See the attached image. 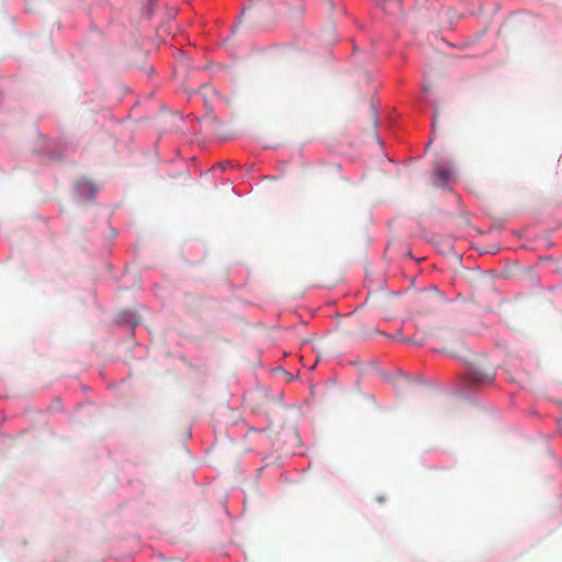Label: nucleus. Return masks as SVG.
I'll use <instances>...</instances> for the list:
<instances>
[{
	"mask_svg": "<svg viewBox=\"0 0 562 562\" xmlns=\"http://www.w3.org/2000/svg\"><path fill=\"white\" fill-rule=\"evenodd\" d=\"M378 501H379L380 503H382V502L384 501V496H383V495H379V496H378Z\"/></svg>",
	"mask_w": 562,
	"mask_h": 562,
	"instance_id": "10",
	"label": "nucleus"
},
{
	"mask_svg": "<svg viewBox=\"0 0 562 562\" xmlns=\"http://www.w3.org/2000/svg\"><path fill=\"white\" fill-rule=\"evenodd\" d=\"M494 381V373L485 372L474 364H469L465 370L464 378L456 391L462 398H470L472 387L479 384H491Z\"/></svg>",
	"mask_w": 562,
	"mask_h": 562,
	"instance_id": "1",
	"label": "nucleus"
},
{
	"mask_svg": "<svg viewBox=\"0 0 562 562\" xmlns=\"http://www.w3.org/2000/svg\"><path fill=\"white\" fill-rule=\"evenodd\" d=\"M98 193L97 186L88 180H80L75 186V196L80 201L93 200Z\"/></svg>",
	"mask_w": 562,
	"mask_h": 562,
	"instance_id": "2",
	"label": "nucleus"
},
{
	"mask_svg": "<svg viewBox=\"0 0 562 562\" xmlns=\"http://www.w3.org/2000/svg\"><path fill=\"white\" fill-rule=\"evenodd\" d=\"M117 322L135 328L139 323V318L135 312L125 310L119 313Z\"/></svg>",
	"mask_w": 562,
	"mask_h": 562,
	"instance_id": "3",
	"label": "nucleus"
},
{
	"mask_svg": "<svg viewBox=\"0 0 562 562\" xmlns=\"http://www.w3.org/2000/svg\"><path fill=\"white\" fill-rule=\"evenodd\" d=\"M398 374H400L401 376L405 378L406 380H408V375H407V374H405L404 372L400 371V372H398Z\"/></svg>",
	"mask_w": 562,
	"mask_h": 562,
	"instance_id": "9",
	"label": "nucleus"
},
{
	"mask_svg": "<svg viewBox=\"0 0 562 562\" xmlns=\"http://www.w3.org/2000/svg\"><path fill=\"white\" fill-rule=\"evenodd\" d=\"M435 124H436V115H434L432 127H435Z\"/></svg>",
	"mask_w": 562,
	"mask_h": 562,
	"instance_id": "11",
	"label": "nucleus"
},
{
	"mask_svg": "<svg viewBox=\"0 0 562 562\" xmlns=\"http://www.w3.org/2000/svg\"><path fill=\"white\" fill-rule=\"evenodd\" d=\"M435 176V184L439 188H443L451 179V171L446 168H438Z\"/></svg>",
	"mask_w": 562,
	"mask_h": 562,
	"instance_id": "4",
	"label": "nucleus"
},
{
	"mask_svg": "<svg viewBox=\"0 0 562 562\" xmlns=\"http://www.w3.org/2000/svg\"><path fill=\"white\" fill-rule=\"evenodd\" d=\"M157 0H147V4L142 9L143 16L150 19L156 11Z\"/></svg>",
	"mask_w": 562,
	"mask_h": 562,
	"instance_id": "5",
	"label": "nucleus"
},
{
	"mask_svg": "<svg viewBox=\"0 0 562 562\" xmlns=\"http://www.w3.org/2000/svg\"><path fill=\"white\" fill-rule=\"evenodd\" d=\"M227 167H233V164L231 161H221L217 165H215L213 169L220 168L222 170H225Z\"/></svg>",
	"mask_w": 562,
	"mask_h": 562,
	"instance_id": "6",
	"label": "nucleus"
},
{
	"mask_svg": "<svg viewBox=\"0 0 562 562\" xmlns=\"http://www.w3.org/2000/svg\"><path fill=\"white\" fill-rule=\"evenodd\" d=\"M373 115H374V124L376 126L378 122H379V115H378V110L375 108H373Z\"/></svg>",
	"mask_w": 562,
	"mask_h": 562,
	"instance_id": "8",
	"label": "nucleus"
},
{
	"mask_svg": "<svg viewBox=\"0 0 562 562\" xmlns=\"http://www.w3.org/2000/svg\"><path fill=\"white\" fill-rule=\"evenodd\" d=\"M240 24H241V20H240V18H239V19L237 20V23H235V24L232 26L231 33H232V34H234V33L237 31V29H238V26H239Z\"/></svg>",
	"mask_w": 562,
	"mask_h": 562,
	"instance_id": "7",
	"label": "nucleus"
}]
</instances>
